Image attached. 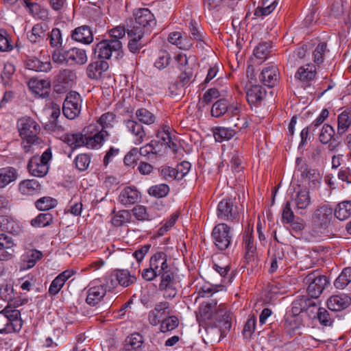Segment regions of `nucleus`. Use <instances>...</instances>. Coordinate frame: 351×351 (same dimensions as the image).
Masks as SVG:
<instances>
[{"mask_svg":"<svg viewBox=\"0 0 351 351\" xmlns=\"http://www.w3.org/2000/svg\"><path fill=\"white\" fill-rule=\"evenodd\" d=\"M333 209L324 204L316 208L311 217V232L315 237H330L334 235L332 229Z\"/></svg>","mask_w":351,"mask_h":351,"instance_id":"f257e3e1","label":"nucleus"},{"mask_svg":"<svg viewBox=\"0 0 351 351\" xmlns=\"http://www.w3.org/2000/svg\"><path fill=\"white\" fill-rule=\"evenodd\" d=\"M171 267L168 261L167 254L164 252L159 251L150 257L149 267L143 269L141 276L145 280L152 281Z\"/></svg>","mask_w":351,"mask_h":351,"instance_id":"f03ea898","label":"nucleus"},{"mask_svg":"<svg viewBox=\"0 0 351 351\" xmlns=\"http://www.w3.org/2000/svg\"><path fill=\"white\" fill-rule=\"evenodd\" d=\"M134 23L130 28V35L139 36L150 32L156 25L154 15L148 8H139L134 12Z\"/></svg>","mask_w":351,"mask_h":351,"instance_id":"7ed1b4c3","label":"nucleus"},{"mask_svg":"<svg viewBox=\"0 0 351 351\" xmlns=\"http://www.w3.org/2000/svg\"><path fill=\"white\" fill-rule=\"evenodd\" d=\"M217 217L221 221L233 223L239 221V204L237 199L232 197L223 198L218 204Z\"/></svg>","mask_w":351,"mask_h":351,"instance_id":"20e7f679","label":"nucleus"},{"mask_svg":"<svg viewBox=\"0 0 351 351\" xmlns=\"http://www.w3.org/2000/svg\"><path fill=\"white\" fill-rule=\"evenodd\" d=\"M17 127L19 135L27 144H40L41 139L38 136L40 125L29 117L19 119Z\"/></svg>","mask_w":351,"mask_h":351,"instance_id":"39448f33","label":"nucleus"},{"mask_svg":"<svg viewBox=\"0 0 351 351\" xmlns=\"http://www.w3.org/2000/svg\"><path fill=\"white\" fill-rule=\"evenodd\" d=\"M304 282L308 285V296L315 301L328 285L329 280L326 276L321 275L319 271L316 270L309 273L304 278Z\"/></svg>","mask_w":351,"mask_h":351,"instance_id":"423d86ee","label":"nucleus"},{"mask_svg":"<svg viewBox=\"0 0 351 351\" xmlns=\"http://www.w3.org/2000/svg\"><path fill=\"white\" fill-rule=\"evenodd\" d=\"M232 232V228L226 223H219L215 226L211 237L218 250L223 251L230 247L233 237Z\"/></svg>","mask_w":351,"mask_h":351,"instance_id":"0eeeda50","label":"nucleus"},{"mask_svg":"<svg viewBox=\"0 0 351 351\" xmlns=\"http://www.w3.org/2000/svg\"><path fill=\"white\" fill-rule=\"evenodd\" d=\"M51 158V152L47 149L41 156H32L27 164V169L29 173L34 177L43 178L49 171V161Z\"/></svg>","mask_w":351,"mask_h":351,"instance_id":"6e6552de","label":"nucleus"},{"mask_svg":"<svg viewBox=\"0 0 351 351\" xmlns=\"http://www.w3.org/2000/svg\"><path fill=\"white\" fill-rule=\"evenodd\" d=\"M243 248L245 251L244 261L251 267L258 263L256 245L253 235V228L248 227L243 234Z\"/></svg>","mask_w":351,"mask_h":351,"instance_id":"1a4fd4ad","label":"nucleus"},{"mask_svg":"<svg viewBox=\"0 0 351 351\" xmlns=\"http://www.w3.org/2000/svg\"><path fill=\"white\" fill-rule=\"evenodd\" d=\"M86 134V147L88 149H99L109 135L107 130L99 128L97 124H90L84 129Z\"/></svg>","mask_w":351,"mask_h":351,"instance_id":"9d476101","label":"nucleus"},{"mask_svg":"<svg viewBox=\"0 0 351 351\" xmlns=\"http://www.w3.org/2000/svg\"><path fill=\"white\" fill-rule=\"evenodd\" d=\"M241 106L237 101L230 103L227 99H219L213 104L211 108V114L215 117L223 115L234 117L241 112Z\"/></svg>","mask_w":351,"mask_h":351,"instance_id":"9b49d317","label":"nucleus"},{"mask_svg":"<svg viewBox=\"0 0 351 351\" xmlns=\"http://www.w3.org/2000/svg\"><path fill=\"white\" fill-rule=\"evenodd\" d=\"M122 49V43L118 40L104 39L99 42L94 48L95 55L100 60H108L112 53H117Z\"/></svg>","mask_w":351,"mask_h":351,"instance_id":"f8f14e48","label":"nucleus"},{"mask_svg":"<svg viewBox=\"0 0 351 351\" xmlns=\"http://www.w3.org/2000/svg\"><path fill=\"white\" fill-rule=\"evenodd\" d=\"M292 200L298 213L301 215L306 214L308 208L311 204L309 189L307 188L300 189L295 192Z\"/></svg>","mask_w":351,"mask_h":351,"instance_id":"ddd939ff","label":"nucleus"},{"mask_svg":"<svg viewBox=\"0 0 351 351\" xmlns=\"http://www.w3.org/2000/svg\"><path fill=\"white\" fill-rule=\"evenodd\" d=\"M280 73L277 65L271 64L263 69L259 79L266 86L273 88L279 84Z\"/></svg>","mask_w":351,"mask_h":351,"instance_id":"4468645a","label":"nucleus"},{"mask_svg":"<svg viewBox=\"0 0 351 351\" xmlns=\"http://www.w3.org/2000/svg\"><path fill=\"white\" fill-rule=\"evenodd\" d=\"M170 304L164 301L156 304L154 308L148 313V321L152 326H156L161 324L163 318L166 315H169Z\"/></svg>","mask_w":351,"mask_h":351,"instance_id":"2eb2a0df","label":"nucleus"},{"mask_svg":"<svg viewBox=\"0 0 351 351\" xmlns=\"http://www.w3.org/2000/svg\"><path fill=\"white\" fill-rule=\"evenodd\" d=\"M141 199V193L134 186H129L124 187L120 192L118 200L120 204L125 207L134 205Z\"/></svg>","mask_w":351,"mask_h":351,"instance_id":"dca6fc26","label":"nucleus"},{"mask_svg":"<svg viewBox=\"0 0 351 351\" xmlns=\"http://www.w3.org/2000/svg\"><path fill=\"white\" fill-rule=\"evenodd\" d=\"M82 99L80 95L75 91L67 93V119H74L81 112Z\"/></svg>","mask_w":351,"mask_h":351,"instance_id":"f3484780","label":"nucleus"},{"mask_svg":"<svg viewBox=\"0 0 351 351\" xmlns=\"http://www.w3.org/2000/svg\"><path fill=\"white\" fill-rule=\"evenodd\" d=\"M60 112L59 108L53 109L50 119L45 125V129L51 132L57 138L66 142V133L64 128L58 125V119L60 117Z\"/></svg>","mask_w":351,"mask_h":351,"instance_id":"a211bd4d","label":"nucleus"},{"mask_svg":"<svg viewBox=\"0 0 351 351\" xmlns=\"http://www.w3.org/2000/svg\"><path fill=\"white\" fill-rule=\"evenodd\" d=\"M317 74V68L315 64L308 63L298 68L295 74V79L309 86L315 80Z\"/></svg>","mask_w":351,"mask_h":351,"instance_id":"6ab92c4d","label":"nucleus"},{"mask_svg":"<svg viewBox=\"0 0 351 351\" xmlns=\"http://www.w3.org/2000/svg\"><path fill=\"white\" fill-rule=\"evenodd\" d=\"M88 60L86 51L79 47H72L67 50V66L74 69L86 63Z\"/></svg>","mask_w":351,"mask_h":351,"instance_id":"aec40b11","label":"nucleus"},{"mask_svg":"<svg viewBox=\"0 0 351 351\" xmlns=\"http://www.w3.org/2000/svg\"><path fill=\"white\" fill-rule=\"evenodd\" d=\"M317 306L316 302L308 295H299L293 301L291 309L288 312L295 315H300L303 311L311 307L316 308Z\"/></svg>","mask_w":351,"mask_h":351,"instance_id":"412c9836","label":"nucleus"},{"mask_svg":"<svg viewBox=\"0 0 351 351\" xmlns=\"http://www.w3.org/2000/svg\"><path fill=\"white\" fill-rule=\"evenodd\" d=\"M300 171L301 177L308 181V186L310 189L315 190L320 187L322 176L317 169L308 168L306 166L304 168L301 167Z\"/></svg>","mask_w":351,"mask_h":351,"instance_id":"4be33fe9","label":"nucleus"},{"mask_svg":"<svg viewBox=\"0 0 351 351\" xmlns=\"http://www.w3.org/2000/svg\"><path fill=\"white\" fill-rule=\"evenodd\" d=\"M267 92L262 86L254 85L246 91L247 101L250 106H259L266 97Z\"/></svg>","mask_w":351,"mask_h":351,"instance_id":"5701e85b","label":"nucleus"},{"mask_svg":"<svg viewBox=\"0 0 351 351\" xmlns=\"http://www.w3.org/2000/svg\"><path fill=\"white\" fill-rule=\"evenodd\" d=\"M106 294V287L104 285L91 286L87 291L86 303L92 306L98 304Z\"/></svg>","mask_w":351,"mask_h":351,"instance_id":"b1692460","label":"nucleus"},{"mask_svg":"<svg viewBox=\"0 0 351 351\" xmlns=\"http://www.w3.org/2000/svg\"><path fill=\"white\" fill-rule=\"evenodd\" d=\"M232 319V313L220 304L216 315L215 327L219 329H231Z\"/></svg>","mask_w":351,"mask_h":351,"instance_id":"393cba45","label":"nucleus"},{"mask_svg":"<svg viewBox=\"0 0 351 351\" xmlns=\"http://www.w3.org/2000/svg\"><path fill=\"white\" fill-rule=\"evenodd\" d=\"M351 304L350 297L346 295H335L327 301L328 308L332 311H340L348 308Z\"/></svg>","mask_w":351,"mask_h":351,"instance_id":"a878e982","label":"nucleus"},{"mask_svg":"<svg viewBox=\"0 0 351 351\" xmlns=\"http://www.w3.org/2000/svg\"><path fill=\"white\" fill-rule=\"evenodd\" d=\"M124 124L127 128L128 131L134 136V144H141L145 136V132L143 125L133 119L125 120Z\"/></svg>","mask_w":351,"mask_h":351,"instance_id":"bb28decb","label":"nucleus"},{"mask_svg":"<svg viewBox=\"0 0 351 351\" xmlns=\"http://www.w3.org/2000/svg\"><path fill=\"white\" fill-rule=\"evenodd\" d=\"M109 68L108 62L100 60L90 62L86 68V73L89 78L97 80L101 77L103 72Z\"/></svg>","mask_w":351,"mask_h":351,"instance_id":"cd10ccee","label":"nucleus"},{"mask_svg":"<svg viewBox=\"0 0 351 351\" xmlns=\"http://www.w3.org/2000/svg\"><path fill=\"white\" fill-rule=\"evenodd\" d=\"M278 5V0H261L254 12L256 18H264L273 12Z\"/></svg>","mask_w":351,"mask_h":351,"instance_id":"c85d7f7f","label":"nucleus"},{"mask_svg":"<svg viewBox=\"0 0 351 351\" xmlns=\"http://www.w3.org/2000/svg\"><path fill=\"white\" fill-rule=\"evenodd\" d=\"M351 127V108L346 109L337 116V133L339 136L345 134Z\"/></svg>","mask_w":351,"mask_h":351,"instance_id":"c756f323","label":"nucleus"},{"mask_svg":"<svg viewBox=\"0 0 351 351\" xmlns=\"http://www.w3.org/2000/svg\"><path fill=\"white\" fill-rule=\"evenodd\" d=\"M73 40L84 44H90L93 40L91 29L86 25L75 28L71 34Z\"/></svg>","mask_w":351,"mask_h":351,"instance_id":"7c9ffc66","label":"nucleus"},{"mask_svg":"<svg viewBox=\"0 0 351 351\" xmlns=\"http://www.w3.org/2000/svg\"><path fill=\"white\" fill-rule=\"evenodd\" d=\"M28 86L35 94L38 95L42 97H45L48 95L50 82L45 80L32 78L29 80Z\"/></svg>","mask_w":351,"mask_h":351,"instance_id":"2f4dec72","label":"nucleus"},{"mask_svg":"<svg viewBox=\"0 0 351 351\" xmlns=\"http://www.w3.org/2000/svg\"><path fill=\"white\" fill-rule=\"evenodd\" d=\"M167 39L170 43L176 45L180 49L187 50L193 45L191 39L188 38L186 36H183L179 32L170 33Z\"/></svg>","mask_w":351,"mask_h":351,"instance_id":"473e14b6","label":"nucleus"},{"mask_svg":"<svg viewBox=\"0 0 351 351\" xmlns=\"http://www.w3.org/2000/svg\"><path fill=\"white\" fill-rule=\"evenodd\" d=\"M19 190L23 195H33L40 191L41 185L34 179L25 180L19 183Z\"/></svg>","mask_w":351,"mask_h":351,"instance_id":"72a5a7b5","label":"nucleus"},{"mask_svg":"<svg viewBox=\"0 0 351 351\" xmlns=\"http://www.w3.org/2000/svg\"><path fill=\"white\" fill-rule=\"evenodd\" d=\"M217 302L216 300H211L209 302H203L199 306V314L197 315V319L199 323L209 319L213 313V311L217 307ZM201 325V324H199Z\"/></svg>","mask_w":351,"mask_h":351,"instance_id":"f704fd0d","label":"nucleus"},{"mask_svg":"<svg viewBox=\"0 0 351 351\" xmlns=\"http://www.w3.org/2000/svg\"><path fill=\"white\" fill-rule=\"evenodd\" d=\"M18 177L17 170L12 167L0 169V188H3Z\"/></svg>","mask_w":351,"mask_h":351,"instance_id":"c9c22d12","label":"nucleus"},{"mask_svg":"<svg viewBox=\"0 0 351 351\" xmlns=\"http://www.w3.org/2000/svg\"><path fill=\"white\" fill-rule=\"evenodd\" d=\"M160 142L157 141H152L149 143L141 147L138 150V154L143 156H147L148 160L153 161L157 158L160 149L158 147Z\"/></svg>","mask_w":351,"mask_h":351,"instance_id":"e433bc0d","label":"nucleus"},{"mask_svg":"<svg viewBox=\"0 0 351 351\" xmlns=\"http://www.w3.org/2000/svg\"><path fill=\"white\" fill-rule=\"evenodd\" d=\"M25 65L27 69L39 72H47L51 69L50 62H40L35 57L28 58L25 62Z\"/></svg>","mask_w":351,"mask_h":351,"instance_id":"4c0bfd02","label":"nucleus"},{"mask_svg":"<svg viewBox=\"0 0 351 351\" xmlns=\"http://www.w3.org/2000/svg\"><path fill=\"white\" fill-rule=\"evenodd\" d=\"M189 29L191 34V40H195L199 42L202 47V43L206 44V34L201 29L200 25L194 20H191L189 23Z\"/></svg>","mask_w":351,"mask_h":351,"instance_id":"58836bf2","label":"nucleus"},{"mask_svg":"<svg viewBox=\"0 0 351 351\" xmlns=\"http://www.w3.org/2000/svg\"><path fill=\"white\" fill-rule=\"evenodd\" d=\"M213 136L216 141L222 142L231 139L237 134L235 129L232 127H216L213 128Z\"/></svg>","mask_w":351,"mask_h":351,"instance_id":"ea45409f","label":"nucleus"},{"mask_svg":"<svg viewBox=\"0 0 351 351\" xmlns=\"http://www.w3.org/2000/svg\"><path fill=\"white\" fill-rule=\"evenodd\" d=\"M2 313L10 322L13 329H15L16 327H19L20 329L22 327L23 323L21 319V312L19 310L6 306L2 311Z\"/></svg>","mask_w":351,"mask_h":351,"instance_id":"a19ab883","label":"nucleus"},{"mask_svg":"<svg viewBox=\"0 0 351 351\" xmlns=\"http://www.w3.org/2000/svg\"><path fill=\"white\" fill-rule=\"evenodd\" d=\"M339 220L344 221L351 217V201L340 202L333 210V216Z\"/></svg>","mask_w":351,"mask_h":351,"instance_id":"79ce46f5","label":"nucleus"},{"mask_svg":"<svg viewBox=\"0 0 351 351\" xmlns=\"http://www.w3.org/2000/svg\"><path fill=\"white\" fill-rule=\"evenodd\" d=\"M116 279L118 280L119 285L123 287H128L135 283L136 278L132 275L127 269H116Z\"/></svg>","mask_w":351,"mask_h":351,"instance_id":"37998d69","label":"nucleus"},{"mask_svg":"<svg viewBox=\"0 0 351 351\" xmlns=\"http://www.w3.org/2000/svg\"><path fill=\"white\" fill-rule=\"evenodd\" d=\"M1 228L13 234H17L21 231V227L18 221L7 216L0 218Z\"/></svg>","mask_w":351,"mask_h":351,"instance_id":"c03bdc74","label":"nucleus"},{"mask_svg":"<svg viewBox=\"0 0 351 351\" xmlns=\"http://www.w3.org/2000/svg\"><path fill=\"white\" fill-rule=\"evenodd\" d=\"M132 215L128 210H121L114 213L111 223L114 227H121L131 221Z\"/></svg>","mask_w":351,"mask_h":351,"instance_id":"a18cd8bd","label":"nucleus"},{"mask_svg":"<svg viewBox=\"0 0 351 351\" xmlns=\"http://www.w3.org/2000/svg\"><path fill=\"white\" fill-rule=\"evenodd\" d=\"M43 254L37 250H28L23 256L24 269L33 267L36 262L42 258Z\"/></svg>","mask_w":351,"mask_h":351,"instance_id":"49530a36","label":"nucleus"},{"mask_svg":"<svg viewBox=\"0 0 351 351\" xmlns=\"http://www.w3.org/2000/svg\"><path fill=\"white\" fill-rule=\"evenodd\" d=\"M170 192L169 186L166 184H158L150 186L147 193L155 198L161 199L166 197Z\"/></svg>","mask_w":351,"mask_h":351,"instance_id":"de8ad7c7","label":"nucleus"},{"mask_svg":"<svg viewBox=\"0 0 351 351\" xmlns=\"http://www.w3.org/2000/svg\"><path fill=\"white\" fill-rule=\"evenodd\" d=\"M136 117L142 123L151 125L156 121V116L147 108H141L136 110Z\"/></svg>","mask_w":351,"mask_h":351,"instance_id":"09e8293b","label":"nucleus"},{"mask_svg":"<svg viewBox=\"0 0 351 351\" xmlns=\"http://www.w3.org/2000/svg\"><path fill=\"white\" fill-rule=\"evenodd\" d=\"M131 211L132 215L139 221H151L154 218L148 212L147 208L143 205L135 206Z\"/></svg>","mask_w":351,"mask_h":351,"instance_id":"8fccbe9b","label":"nucleus"},{"mask_svg":"<svg viewBox=\"0 0 351 351\" xmlns=\"http://www.w3.org/2000/svg\"><path fill=\"white\" fill-rule=\"evenodd\" d=\"M351 282V267H346L334 282L337 289H343Z\"/></svg>","mask_w":351,"mask_h":351,"instance_id":"3c124183","label":"nucleus"},{"mask_svg":"<svg viewBox=\"0 0 351 351\" xmlns=\"http://www.w3.org/2000/svg\"><path fill=\"white\" fill-rule=\"evenodd\" d=\"M175 276L172 267L159 275L158 276L160 277L159 289L169 288V287L175 285Z\"/></svg>","mask_w":351,"mask_h":351,"instance_id":"603ef678","label":"nucleus"},{"mask_svg":"<svg viewBox=\"0 0 351 351\" xmlns=\"http://www.w3.org/2000/svg\"><path fill=\"white\" fill-rule=\"evenodd\" d=\"M302 324L300 315H295L293 313L287 312L285 316V327L287 329H300Z\"/></svg>","mask_w":351,"mask_h":351,"instance_id":"864d4df0","label":"nucleus"},{"mask_svg":"<svg viewBox=\"0 0 351 351\" xmlns=\"http://www.w3.org/2000/svg\"><path fill=\"white\" fill-rule=\"evenodd\" d=\"M157 138H159L162 142L160 143V145H165L173 150V152L177 151V144L173 142L170 132L168 130L159 131L157 134Z\"/></svg>","mask_w":351,"mask_h":351,"instance_id":"5fc2aeb1","label":"nucleus"},{"mask_svg":"<svg viewBox=\"0 0 351 351\" xmlns=\"http://www.w3.org/2000/svg\"><path fill=\"white\" fill-rule=\"evenodd\" d=\"M116 115L110 112L103 114L97 120L95 124H97L99 128L106 130L114 126V122Z\"/></svg>","mask_w":351,"mask_h":351,"instance_id":"6e6d98bb","label":"nucleus"},{"mask_svg":"<svg viewBox=\"0 0 351 351\" xmlns=\"http://www.w3.org/2000/svg\"><path fill=\"white\" fill-rule=\"evenodd\" d=\"M86 134L76 133L67 134V145L72 149L86 146Z\"/></svg>","mask_w":351,"mask_h":351,"instance_id":"4d7b16f0","label":"nucleus"},{"mask_svg":"<svg viewBox=\"0 0 351 351\" xmlns=\"http://www.w3.org/2000/svg\"><path fill=\"white\" fill-rule=\"evenodd\" d=\"M66 282V270L60 274L51 283L49 288L50 295H56Z\"/></svg>","mask_w":351,"mask_h":351,"instance_id":"13d9d810","label":"nucleus"},{"mask_svg":"<svg viewBox=\"0 0 351 351\" xmlns=\"http://www.w3.org/2000/svg\"><path fill=\"white\" fill-rule=\"evenodd\" d=\"M335 135L334 128L329 124H324L319 134V141L322 144H327L331 141Z\"/></svg>","mask_w":351,"mask_h":351,"instance_id":"bf43d9fd","label":"nucleus"},{"mask_svg":"<svg viewBox=\"0 0 351 351\" xmlns=\"http://www.w3.org/2000/svg\"><path fill=\"white\" fill-rule=\"evenodd\" d=\"M171 56L165 50H160L154 62V66L159 70H162L167 67L171 62Z\"/></svg>","mask_w":351,"mask_h":351,"instance_id":"052dcab7","label":"nucleus"},{"mask_svg":"<svg viewBox=\"0 0 351 351\" xmlns=\"http://www.w3.org/2000/svg\"><path fill=\"white\" fill-rule=\"evenodd\" d=\"M53 90L59 94L66 93V73L63 70L58 74L53 81Z\"/></svg>","mask_w":351,"mask_h":351,"instance_id":"680f3d73","label":"nucleus"},{"mask_svg":"<svg viewBox=\"0 0 351 351\" xmlns=\"http://www.w3.org/2000/svg\"><path fill=\"white\" fill-rule=\"evenodd\" d=\"M25 6L28 8L29 12L34 16L38 19L45 20L47 18V11L45 9H42L40 5L36 3H27Z\"/></svg>","mask_w":351,"mask_h":351,"instance_id":"e2e57ef3","label":"nucleus"},{"mask_svg":"<svg viewBox=\"0 0 351 351\" xmlns=\"http://www.w3.org/2000/svg\"><path fill=\"white\" fill-rule=\"evenodd\" d=\"M53 220L52 215L47 213H40L31 221V225L34 227H45L49 225Z\"/></svg>","mask_w":351,"mask_h":351,"instance_id":"0e129e2a","label":"nucleus"},{"mask_svg":"<svg viewBox=\"0 0 351 351\" xmlns=\"http://www.w3.org/2000/svg\"><path fill=\"white\" fill-rule=\"evenodd\" d=\"M128 36L130 38L128 43V49L132 53H137L144 46L143 44L141 43V40L143 37L144 35H141L139 36L130 35V29H128Z\"/></svg>","mask_w":351,"mask_h":351,"instance_id":"69168bd1","label":"nucleus"},{"mask_svg":"<svg viewBox=\"0 0 351 351\" xmlns=\"http://www.w3.org/2000/svg\"><path fill=\"white\" fill-rule=\"evenodd\" d=\"M327 51V44L325 42L319 43L313 52V61L318 66L321 64L324 60V54Z\"/></svg>","mask_w":351,"mask_h":351,"instance_id":"338daca9","label":"nucleus"},{"mask_svg":"<svg viewBox=\"0 0 351 351\" xmlns=\"http://www.w3.org/2000/svg\"><path fill=\"white\" fill-rule=\"evenodd\" d=\"M125 343L132 346L134 351H138L143 343V337L139 332H134L125 339Z\"/></svg>","mask_w":351,"mask_h":351,"instance_id":"774afa93","label":"nucleus"}]
</instances>
